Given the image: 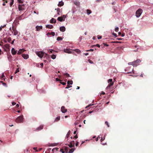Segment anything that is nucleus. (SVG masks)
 I'll list each match as a JSON object with an SVG mask.
<instances>
[{
  "instance_id": "cd10ccee",
  "label": "nucleus",
  "mask_w": 153,
  "mask_h": 153,
  "mask_svg": "<svg viewBox=\"0 0 153 153\" xmlns=\"http://www.w3.org/2000/svg\"><path fill=\"white\" fill-rule=\"evenodd\" d=\"M73 84V81L72 80L71 81H68L67 82L68 84H71L72 85Z\"/></svg>"
},
{
  "instance_id": "f3484780",
  "label": "nucleus",
  "mask_w": 153,
  "mask_h": 153,
  "mask_svg": "<svg viewBox=\"0 0 153 153\" xmlns=\"http://www.w3.org/2000/svg\"><path fill=\"white\" fill-rule=\"evenodd\" d=\"M46 27L47 28L52 29L53 28V26L52 25H47L46 26Z\"/></svg>"
},
{
  "instance_id": "5fc2aeb1",
  "label": "nucleus",
  "mask_w": 153,
  "mask_h": 153,
  "mask_svg": "<svg viewBox=\"0 0 153 153\" xmlns=\"http://www.w3.org/2000/svg\"><path fill=\"white\" fill-rule=\"evenodd\" d=\"M60 83L62 84L63 85H66V83L65 82H60Z\"/></svg>"
},
{
  "instance_id": "a19ab883",
  "label": "nucleus",
  "mask_w": 153,
  "mask_h": 153,
  "mask_svg": "<svg viewBox=\"0 0 153 153\" xmlns=\"http://www.w3.org/2000/svg\"><path fill=\"white\" fill-rule=\"evenodd\" d=\"M115 31L116 32H117L119 30V28L118 27H117L115 28Z\"/></svg>"
},
{
  "instance_id": "c9c22d12",
  "label": "nucleus",
  "mask_w": 153,
  "mask_h": 153,
  "mask_svg": "<svg viewBox=\"0 0 153 153\" xmlns=\"http://www.w3.org/2000/svg\"><path fill=\"white\" fill-rule=\"evenodd\" d=\"M5 77V76H4V74L3 73L2 74V75H1V78L2 79H4V77Z\"/></svg>"
},
{
  "instance_id": "603ef678",
  "label": "nucleus",
  "mask_w": 153,
  "mask_h": 153,
  "mask_svg": "<svg viewBox=\"0 0 153 153\" xmlns=\"http://www.w3.org/2000/svg\"><path fill=\"white\" fill-rule=\"evenodd\" d=\"M51 34L53 36H54L55 35V33L54 32H52L51 33Z\"/></svg>"
},
{
  "instance_id": "412c9836",
  "label": "nucleus",
  "mask_w": 153,
  "mask_h": 153,
  "mask_svg": "<svg viewBox=\"0 0 153 153\" xmlns=\"http://www.w3.org/2000/svg\"><path fill=\"white\" fill-rule=\"evenodd\" d=\"M66 145H68L70 148H72L74 147V146L70 143V144H66Z\"/></svg>"
},
{
  "instance_id": "2eb2a0df",
  "label": "nucleus",
  "mask_w": 153,
  "mask_h": 153,
  "mask_svg": "<svg viewBox=\"0 0 153 153\" xmlns=\"http://www.w3.org/2000/svg\"><path fill=\"white\" fill-rule=\"evenodd\" d=\"M12 53L13 55H15L16 53V51L14 48H12L11 50Z\"/></svg>"
},
{
  "instance_id": "72a5a7b5",
  "label": "nucleus",
  "mask_w": 153,
  "mask_h": 153,
  "mask_svg": "<svg viewBox=\"0 0 153 153\" xmlns=\"http://www.w3.org/2000/svg\"><path fill=\"white\" fill-rule=\"evenodd\" d=\"M8 42H10L11 41V39L10 37H9L7 39Z\"/></svg>"
},
{
  "instance_id": "680f3d73",
  "label": "nucleus",
  "mask_w": 153,
  "mask_h": 153,
  "mask_svg": "<svg viewBox=\"0 0 153 153\" xmlns=\"http://www.w3.org/2000/svg\"><path fill=\"white\" fill-rule=\"evenodd\" d=\"M56 81H61V80L59 79L58 78H56Z\"/></svg>"
},
{
  "instance_id": "de8ad7c7",
  "label": "nucleus",
  "mask_w": 153,
  "mask_h": 153,
  "mask_svg": "<svg viewBox=\"0 0 153 153\" xmlns=\"http://www.w3.org/2000/svg\"><path fill=\"white\" fill-rule=\"evenodd\" d=\"M19 72V68H18L16 69V71L15 72V74H16Z\"/></svg>"
},
{
  "instance_id": "37998d69",
  "label": "nucleus",
  "mask_w": 153,
  "mask_h": 153,
  "mask_svg": "<svg viewBox=\"0 0 153 153\" xmlns=\"http://www.w3.org/2000/svg\"><path fill=\"white\" fill-rule=\"evenodd\" d=\"M70 143H71V144H72L74 146L75 142H74V140L71 141V142H70Z\"/></svg>"
},
{
  "instance_id": "09e8293b",
  "label": "nucleus",
  "mask_w": 153,
  "mask_h": 153,
  "mask_svg": "<svg viewBox=\"0 0 153 153\" xmlns=\"http://www.w3.org/2000/svg\"><path fill=\"white\" fill-rule=\"evenodd\" d=\"M93 105V104H89V105H88V106H87L86 107V108H88V107H90V106H91L92 105Z\"/></svg>"
},
{
  "instance_id": "4d7b16f0",
  "label": "nucleus",
  "mask_w": 153,
  "mask_h": 153,
  "mask_svg": "<svg viewBox=\"0 0 153 153\" xmlns=\"http://www.w3.org/2000/svg\"><path fill=\"white\" fill-rule=\"evenodd\" d=\"M78 138V136L77 135H75L74 137V138Z\"/></svg>"
},
{
  "instance_id": "3c124183",
  "label": "nucleus",
  "mask_w": 153,
  "mask_h": 153,
  "mask_svg": "<svg viewBox=\"0 0 153 153\" xmlns=\"http://www.w3.org/2000/svg\"><path fill=\"white\" fill-rule=\"evenodd\" d=\"M105 139V138L104 137L103 138L102 137L101 139V140H100L101 142H102Z\"/></svg>"
},
{
  "instance_id": "4be33fe9",
  "label": "nucleus",
  "mask_w": 153,
  "mask_h": 153,
  "mask_svg": "<svg viewBox=\"0 0 153 153\" xmlns=\"http://www.w3.org/2000/svg\"><path fill=\"white\" fill-rule=\"evenodd\" d=\"M74 148H72L69 150V151L68 152V153H72L74 152Z\"/></svg>"
},
{
  "instance_id": "ea45409f",
  "label": "nucleus",
  "mask_w": 153,
  "mask_h": 153,
  "mask_svg": "<svg viewBox=\"0 0 153 153\" xmlns=\"http://www.w3.org/2000/svg\"><path fill=\"white\" fill-rule=\"evenodd\" d=\"M1 82L2 83V84L3 85H4V86H7V85H6V83L5 82H3L1 81Z\"/></svg>"
},
{
  "instance_id": "7c9ffc66",
  "label": "nucleus",
  "mask_w": 153,
  "mask_h": 153,
  "mask_svg": "<svg viewBox=\"0 0 153 153\" xmlns=\"http://www.w3.org/2000/svg\"><path fill=\"white\" fill-rule=\"evenodd\" d=\"M56 55H54V54H52V55H51V58L53 59H54L56 58Z\"/></svg>"
},
{
  "instance_id": "69168bd1",
  "label": "nucleus",
  "mask_w": 153,
  "mask_h": 153,
  "mask_svg": "<svg viewBox=\"0 0 153 153\" xmlns=\"http://www.w3.org/2000/svg\"><path fill=\"white\" fill-rule=\"evenodd\" d=\"M113 34L114 36H115L116 37L117 36V35L116 33H113Z\"/></svg>"
},
{
  "instance_id": "6e6552de",
  "label": "nucleus",
  "mask_w": 153,
  "mask_h": 153,
  "mask_svg": "<svg viewBox=\"0 0 153 153\" xmlns=\"http://www.w3.org/2000/svg\"><path fill=\"white\" fill-rule=\"evenodd\" d=\"M64 51L65 52L68 53H72V52L70 51V49H65L64 50Z\"/></svg>"
},
{
  "instance_id": "dca6fc26",
  "label": "nucleus",
  "mask_w": 153,
  "mask_h": 153,
  "mask_svg": "<svg viewBox=\"0 0 153 153\" xmlns=\"http://www.w3.org/2000/svg\"><path fill=\"white\" fill-rule=\"evenodd\" d=\"M43 128V126H40L39 127H38L36 128V130L37 131H39L41 129H42Z\"/></svg>"
},
{
  "instance_id": "49530a36",
  "label": "nucleus",
  "mask_w": 153,
  "mask_h": 153,
  "mask_svg": "<svg viewBox=\"0 0 153 153\" xmlns=\"http://www.w3.org/2000/svg\"><path fill=\"white\" fill-rule=\"evenodd\" d=\"M94 51V50L93 49H90V50H86V51Z\"/></svg>"
},
{
  "instance_id": "f257e3e1",
  "label": "nucleus",
  "mask_w": 153,
  "mask_h": 153,
  "mask_svg": "<svg viewBox=\"0 0 153 153\" xmlns=\"http://www.w3.org/2000/svg\"><path fill=\"white\" fill-rule=\"evenodd\" d=\"M23 116L22 115L19 116L16 120V121L17 123H21L23 122Z\"/></svg>"
},
{
  "instance_id": "79ce46f5",
  "label": "nucleus",
  "mask_w": 153,
  "mask_h": 153,
  "mask_svg": "<svg viewBox=\"0 0 153 153\" xmlns=\"http://www.w3.org/2000/svg\"><path fill=\"white\" fill-rule=\"evenodd\" d=\"M19 3H23V1L22 0H18Z\"/></svg>"
},
{
  "instance_id": "8fccbe9b",
  "label": "nucleus",
  "mask_w": 153,
  "mask_h": 153,
  "mask_svg": "<svg viewBox=\"0 0 153 153\" xmlns=\"http://www.w3.org/2000/svg\"><path fill=\"white\" fill-rule=\"evenodd\" d=\"M103 44L104 45V46H106V47H108L109 46L107 44L105 43H103Z\"/></svg>"
},
{
  "instance_id": "338daca9",
  "label": "nucleus",
  "mask_w": 153,
  "mask_h": 153,
  "mask_svg": "<svg viewBox=\"0 0 153 153\" xmlns=\"http://www.w3.org/2000/svg\"><path fill=\"white\" fill-rule=\"evenodd\" d=\"M78 143H79L78 142H76V146H77L78 145Z\"/></svg>"
},
{
  "instance_id": "2f4dec72",
  "label": "nucleus",
  "mask_w": 153,
  "mask_h": 153,
  "mask_svg": "<svg viewBox=\"0 0 153 153\" xmlns=\"http://www.w3.org/2000/svg\"><path fill=\"white\" fill-rule=\"evenodd\" d=\"M71 87H72L71 85H70L69 84H67V86L65 87V88L68 89V88H69Z\"/></svg>"
},
{
  "instance_id": "4c0bfd02",
  "label": "nucleus",
  "mask_w": 153,
  "mask_h": 153,
  "mask_svg": "<svg viewBox=\"0 0 153 153\" xmlns=\"http://www.w3.org/2000/svg\"><path fill=\"white\" fill-rule=\"evenodd\" d=\"M64 75L65 76H66L67 77H68L70 76L69 75V74L67 73L65 74Z\"/></svg>"
},
{
  "instance_id": "c85d7f7f",
  "label": "nucleus",
  "mask_w": 153,
  "mask_h": 153,
  "mask_svg": "<svg viewBox=\"0 0 153 153\" xmlns=\"http://www.w3.org/2000/svg\"><path fill=\"white\" fill-rule=\"evenodd\" d=\"M70 134V131H68V133L67 134V135H66V137L67 138H68L69 137V135Z\"/></svg>"
},
{
  "instance_id": "aec40b11",
  "label": "nucleus",
  "mask_w": 153,
  "mask_h": 153,
  "mask_svg": "<svg viewBox=\"0 0 153 153\" xmlns=\"http://www.w3.org/2000/svg\"><path fill=\"white\" fill-rule=\"evenodd\" d=\"M57 20L59 21H60V22H62V21L64 20H63V18L62 17H58V18L57 19Z\"/></svg>"
},
{
  "instance_id": "a878e982",
  "label": "nucleus",
  "mask_w": 153,
  "mask_h": 153,
  "mask_svg": "<svg viewBox=\"0 0 153 153\" xmlns=\"http://www.w3.org/2000/svg\"><path fill=\"white\" fill-rule=\"evenodd\" d=\"M128 64L129 65H131L133 66H135L134 64V62H129L128 63Z\"/></svg>"
},
{
  "instance_id": "473e14b6",
  "label": "nucleus",
  "mask_w": 153,
  "mask_h": 153,
  "mask_svg": "<svg viewBox=\"0 0 153 153\" xmlns=\"http://www.w3.org/2000/svg\"><path fill=\"white\" fill-rule=\"evenodd\" d=\"M57 40H58V41H60V40H62V38L61 37H57Z\"/></svg>"
},
{
  "instance_id": "052dcab7",
  "label": "nucleus",
  "mask_w": 153,
  "mask_h": 153,
  "mask_svg": "<svg viewBox=\"0 0 153 153\" xmlns=\"http://www.w3.org/2000/svg\"><path fill=\"white\" fill-rule=\"evenodd\" d=\"M16 103L15 102H12V104L13 105H16Z\"/></svg>"
},
{
  "instance_id": "13d9d810",
  "label": "nucleus",
  "mask_w": 153,
  "mask_h": 153,
  "mask_svg": "<svg viewBox=\"0 0 153 153\" xmlns=\"http://www.w3.org/2000/svg\"><path fill=\"white\" fill-rule=\"evenodd\" d=\"M41 65V68H42L43 65V63H41L40 64Z\"/></svg>"
},
{
  "instance_id": "4468645a",
  "label": "nucleus",
  "mask_w": 153,
  "mask_h": 153,
  "mask_svg": "<svg viewBox=\"0 0 153 153\" xmlns=\"http://www.w3.org/2000/svg\"><path fill=\"white\" fill-rule=\"evenodd\" d=\"M50 22L51 23H55L56 22V20L54 18H52Z\"/></svg>"
},
{
  "instance_id": "1a4fd4ad",
  "label": "nucleus",
  "mask_w": 153,
  "mask_h": 153,
  "mask_svg": "<svg viewBox=\"0 0 153 153\" xmlns=\"http://www.w3.org/2000/svg\"><path fill=\"white\" fill-rule=\"evenodd\" d=\"M25 51V50L23 49H20L18 51V53H17V54H19V55L20 54L24 52Z\"/></svg>"
},
{
  "instance_id": "393cba45",
  "label": "nucleus",
  "mask_w": 153,
  "mask_h": 153,
  "mask_svg": "<svg viewBox=\"0 0 153 153\" xmlns=\"http://www.w3.org/2000/svg\"><path fill=\"white\" fill-rule=\"evenodd\" d=\"M60 116H59L57 117L55 119V122H57L58 121H59L60 119Z\"/></svg>"
},
{
  "instance_id": "0e129e2a",
  "label": "nucleus",
  "mask_w": 153,
  "mask_h": 153,
  "mask_svg": "<svg viewBox=\"0 0 153 153\" xmlns=\"http://www.w3.org/2000/svg\"><path fill=\"white\" fill-rule=\"evenodd\" d=\"M10 58H11V56H9V57H8V59H9V61H10V60H11L10 59Z\"/></svg>"
},
{
  "instance_id": "c756f323",
  "label": "nucleus",
  "mask_w": 153,
  "mask_h": 153,
  "mask_svg": "<svg viewBox=\"0 0 153 153\" xmlns=\"http://www.w3.org/2000/svg\"><path fill=\"white\" fill-rule=\"evenodd\" d=\"M131 71L132 72H131V71H129V72H127V73L128 74H132V73L133 74H134V70H133V68H132V70H131Z\"/></svg>"
},
{
  "instance_id": "f704fd0d",
  "label": "nucleus",
  "mask_w": 153,
  "mask_h": 153,
  "mask_svg": "<svg viewBox=\"0 0 153 153\" xmlns=\"http://www.w3.org/2000/svg\"><path fill=\"white\" fill-rule=\"evenodd\" d=\"M57 10V13H58V14L59 15V13L60 12V9L59 8H57V9H56Z\"/></svg>"
},
{
  "instance_id": "5701e85b",
  "label": "nucleus",
  "mask_w": 153,
  "mask_h": 153,
  "mask_svg": "<svg viewBox=\"0 0 153 153\" xmlns=\"http://www.w3.org/2000/svg\"><path fill=\"white\" fill-rule=\"evenodd\" d=\"M73 50L75 51L76 53H80L81 52V51L78 49H76Z\"/></svg>"
},
{
  "instance_id": "e2e57ef3",
  "label": "nucleus",
  "mask_w": 153,
  "mask_h": 153,
  "mask_svg": "<svg viewBox=\"0 0 153 153\" xmlns=\"http://www.w3.org/2000/svg\"><path fill=\"white\" fill-rule=\"evenodd\" d=\"M96 45V46H97V47H98L99 48H100V45H99L98 44H97V45Z\"/></svg>"
},
{
  "instance_id": "9b49d317",
  "label": "nucleus",
  "mask_w": 153,
  "mask_h": 153,
  "mask_svg": "<svg viewBox=\"0 0 153 153\" xmlns=\"http://www.w3.org/2000/svg\"><path fill=\"white\" fill-rule=\"evenodd\" d=\"M12 30L14 31L13 34L14 35H16L18 33V31L16 30L13 27L12 28Z\"/></svg>"
},
{
  "instance_id": "bf43d9fd",
  "label": "nucleus",
  "mask_w": 153,
  "mask_h": 153,
  "mask_svg": "<svg viewBox=\"0 0 153 153\" xmlns=\"http://www.w3.org/2000/svg\"><path fill=\"white\" fill-rule=\"evenodd\" d=\"M50 51L49 52V53H53L52 51H53L52 50H50Z\"/></svg>"
},
{
  "instance_id": "6ab92c4d",
  "label": "nucleus",
  "mask_w": 153,
  "mask_h": 153,
  "mask_svg": "<svg viewBox=\"0 0 153 153\" xmlns=\"http://www.w3.org/2000/svg\"><path fill=\"white\" fill-rule=\"evenodd\" d=\"M64 5V3L62 1H59L58 4V6H62Z\"/></svg>"
},
{
  "instance_id": "7ed1b4c3",
  "label": "nucleus",
  "mask_w": 153,
  "mask_h": 153,
  "mask_svg": "<svg viewBox=\"0 0 153 153\" xmlns=\"http://www.w3.org/2000/svg\"><path fill=\"white\" fill-rule=\"evenodd\" d=\"M108 82L109 83V84L106 87L107 89H109L110 87L112 86L114 84V82H112V79H109L108 80Z\"/></svg>"
},
{
  "instance_id": "58836bf2",
  "label": "nucleus",
  "mask_w": 153,
  "mask_h": 153,
  "mask_svg": "<svg viewBox=\"0 0 153 153\" xmlns=\"http://www.w3.org/2000/svg\"><path fill=\"white\" fill-rule=\"evenodd\" d=\"M105 124L108 127H109V125L108 122L105 121Z\"/></svg>"
},
{
  "instance_id": "a211bd4d",
  "label": "nucleus",
  "mask_w": 153,
  "mask_h": 153,
  "mask_svg": "<svg viewBox=\"0 0 153 153\" xmlns=\"http://www.w3.org/2000/svg\"><path fill=\"white\" fill-rule=\"evenodd\" d=\"M63 149H64V150L65 152V153H68V151L69 149V148L65 146L64 147Z\"/></svg>"
},
{
  "instance_id": "e433bc0d",
  "label": "nucleus",
  "mask_w": 153,
  "mask_h": 153,
  "mask_svg": "<svg viewBox=\"0 0 153 153\" xmlns=\"http://www.w3.org/2000/svg\"><path fill=\"white\" fill-rule=\"evenodd\" d=\"M64 149H61L60 150V151L62 153H65V151L64 150Z\"/></svg>"
},
{
  "instance_id": "774afa93",
  "label": "nucleus",
  "mask_w": 153,
  "mask_h": 153,
  "mask_svg": "<svg viewBox=\"0 0 153 153\" xmlns=\"http://www.w3.org/2000/svg\"><path fill=\"white\" fill-rule=\"evenodd\" d=\"M66 17V16L65 15H63V16H62V18H64V19H65Z\"/></svg>"
},
{
  "instance_id": "f03ea898",
  "label": "nucleus",
  "mask_w": 153,
  "mask_h": 153,
  "mask_svg": "<svg viewBox=\"0 0 153 153\" xmlns=\"http://www.w3.org/2000/svg\"><path fill=\"white\" fill-rule=\"evenodd\" d=\"M36 53L40 58H42L45 54V53L42 51H36Z\"/></svg>"
},
{
  "instance_id": "c03bdc74",
  "label": "nucleus",
  "mask_w": 153,
  "mask_h": 153,
  "mask_svg": "<svg viewBox=\"0 0 153 153\" xmlns=\"http://www.w3.org/2000/svg\"><path fill=\"white\" fill-rule=\"evenodd\" d=\"M33 149L35 150L36 152H38V150H37V148L36 147L33 148Z\"/></svg>"
},
{
  "instance_id": "a18cd8bd",
  "label": "nucleus",
  "mask_w": 153,
  "mask_h": 153,
  "mask_svg": "<svg viewBox=\"0 0 153 153\" xmlns=\"http://www.w3.org/2000/svg\"><path fill=\"white\" fill-rule=\"evenodd\" d=\"M112 42L113 43H121V42H118V41H114V42Z\"/></svg>"
},
{
  "instance_id": "bb28decb",
  "label": "nucleus",
  "mask_w": 153,
  "mask_h": 153,
  "mask_svg": "<svg viewBox=\"0 0 153 153\" xmlns=\"http://www.w3.org/2000/svg\"><path fill=\"white\" fill-rule=\"evenodd\" d=\"M14 3V0H11V2L10 3V6L11 7L12 5H13Z\"/></svg>"
},
{
  "instance_id": "b1692460",
  "label": "nucleus",
  "mask_w": 153,
  "mask_h": 153,
  "mask_svg": "<svg viewBox=\"0 0 153 153\" xmlns=\"http://www.w3.org/2000/svg\"><path fill=\"white\" fill-rule=\"evenodd\" d=\"M86 12L87 14L88 15H89L90 14H91V10L88 9L87 10Z\"/></svg>"
},
{
  "instance_id": "864d4df0",
  "label": "nucleus",
  "mask_w": 153,
  "mask_h": 153,
  "mask_svg": "<svg viewBox=\"0 0 153 153\" xmlns=\"http://www.w3.org/2000/svg\"><path fill=\"white\" fill-rule=\"evenodd\" d=\"M18 19L19 20H21L22 19L21 16H19L18 18Z\"/></svg>"
},
{
  "instance_id": "6e6d98bb",
  "label": "nucleus",
  "mask_w": 153,
  "mask_h": 153,
  "mask_svg": "<svg viewBox=\"0 0 153 153\" xmlns=\"http://www.w3.org/2000/svg\"><path fill=\"white\" fill-rule=\"evenodd\" d=\"M130 68V67H128L125 70H126L127 71H129L130 70H129V68Z\"/></svg>"
},
{
  "instance_id": "0eeeda50",
  "label": "nucleus",
  "mask_w": 153,
  "mask_h": 153,
  "mask_svg": "<svg viewBox=\"0 0 153 153\" xmlns=\"http://www.w3.org/2000/svg\"><path fill=\"white\" fill-rule=\"evenodd\" d=\"M61 111L62 113H65L67 111V109L65 108L64 106H62L61 108Z\"/></svg>"
},
{
  "instance_id": "20e7f679",
  "label": "nucleus",
  "mask_w": 153,
  "mask_h": 153,
  "mask_svg": "<svg viewBox=\"0 0 153 153\" xmlns=\"http://www.w3.org/2000/svg\"><path fill=\"white\" fill-rule=\"evenodd\" d=\"M143 10L142 9H138L136 12V15L137 17H139L141 14Z\"/></svg>"
},
{
  "instance_id": "9d476101",
  "label": "nucleus",
  "mask_w": 153,
  "mask_h": 153,
  "mask_svg": "<svg viewBox=\"0 0 153 153\" xmlns=\"http://www.w3.org/2000/svg\"><path fill=\"white\" fill-rule=\"evenodd\" d=\"M22 57L25 59H27L29 58V56L27 54H22Z\"/></svg>"
},
{
  "instance_id": "f8f14e48",
  "label": "nucleus",
  "mask_w": 153,
  "mask_h": 153,
  "mask_svg": "<svg viewBox=\"0 0 153 153\" xmlns=\"http://www.w3.org/2000/svg\"><path fill=\"white\" fill-rule=\"evenodd\" d=\"M59 29L60 31L62 32H64L65 30V28L64 26L60 27Z\"/></svg>"
},
{
  "instance_id": "423d86ee",
  "label": "nucleus",
  "mask_w": 153,
  "mask_h": 153,
  "mask_svg": "<svg viewBox=\"0 0 153 153\" xmlns=\"http://www.w3.org/2000/svg\"><path fill=\"white\" fill-rule=\"evenodd\" d=\"M140 62L141 60L139 59H138L135 61L134 62V64L135 66H137L138 65L139 63H140Z\"/></svg>"
},
{
  "instance_id": "ddd939ff",
  "label": "nucleus",
  "mask_w": 153,
  "mask_h": 153,
  "mask_svg": "<svg viewBox=\"0 0 153 153\" xmlns=\"http://www.w3.org/2000/svg\"><path fill=\"white\" fill-rule=\"evenodd\" d=\"M42 26H36V29L37 31H39L40 30L42 29Z\"/></svg>"
},
{
  "instance_id": "39448f33",
  "label": "nucleus",
  "mask_w": 153,
  "mask_h": 153,
  "mask_svg": "<svg viewBox=\"0 0 153 153\" xmlns=\"http://www.w3.org/2000/svg\"><path fill=\"white\" fill-rule=\"evenodd\" d=\"M19 10V11H21L23 10L24 9V4L21 5L20 4L18 5Z\"/></svg>"
}]
</instances>
